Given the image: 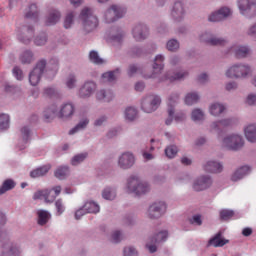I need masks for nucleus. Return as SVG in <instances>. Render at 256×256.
<instances>
[{"label":"nucleus","mask_w":256,"mask_h":256,"mask_svg":"<svg viewBox=\"0 0 256 256\" xmlns=\"http://www.w3.org/2000/svg\"><path fill=\"white\" fill-rule=\"evenodd\" d=\"M83 33H93L99 27V18L93 14V8L85 6L79 14Z\"/></svg>","instance_id":"nucleus-1"},{"label":"nucleus","mask_w":256,"mask_h":256,"mask_svg":"<svg viewBox=\"0 0 256 256\" xmlns=\"http://www.w3.org/2000/svg\"><path fill=\"white\" fill-rule=\"evenodd\" d=\"M127 193H134L138 197L141 195H147L151 191V185L147 181L142 180L139 176H130L126 183Z\"/></svg>","instance_id":"nucleus-2"},{"label":"nucleus","mask_w":256,"mask_h":256,"mask_svg":"<svg viewBox=\"0 0 256 256\" xmlns=\"http://www.w3.org/2000/svg\"><path fill=\"white\" fill-rule=\"evenodd\" d=\"M228 79H248L253 75V67L247 63H236L225 71Z\"/></svg>","instance_id":"nucleus-3"},{"label":"nucleus","mask_w":256,"mask_h":256,"mask_svg":"<svg viewBox=\"0 0 256 256\" xmlns=\"http://www.w3.org/2000/svg\"><path fill=\"white\" fill-rule=\"evenodd\" d=\"M0 253L3 256H21L23 248L18 242H11L7 233L0 234Z\"/></svg>","instance_id":"nucleus-4"},{"label":"nucleus","mask_w":256,"mask_h":256,"mask_svg":"<svg viewBox=\"0 0 256 256\" xmlns=\"http://www.w3.org/2000/svg\"><path fill=\"white\" fill-rule=\"evenodd\" d=\"M222 147L228 151H241L245 147V139L239 133H231L222 139Z\"/></svg>","instance_id":"nucleus-5"},{"label":"nucleus","mask_w":256,"mask_h":256,"mask_svg":"<svg viewBox=\"0 0 256 256\" xmlns=\"http://www.w3.org/2000/svg\"><path fill=\"white\" fill-rule=\"evenodd\" d=\"M161 107V96L148 94L142 98L141 109L144 113H155Z\"/></svg>","instance_id":"nucleus-6"},{"label":"nucleus","mask_w":256,"mask_h":256,"mask_svg":"<svg viewBox=\"0 0 256 256\" xmlns=\"http://www.w3.org/2000/svg\"><path fill=\"white\" fill-rule=\"evenodd\" d=\"M47 69V60L41 59L36 63V66L30 71L28 79L30 85L32 87H37L39 83H41V77H43V73H45Z\"/></svg>","instance_id":"nucleus-7"},{"label":"nucleus","mask_w":256,"mask_h":256,"mask_svg":"<svg viewBox=\"0 0 256 256\" xmlns=\"http://www.w3.org/2000/svg\"><path fill=\"white\" fill-rule=\"evenodd\" d=\"M57 114L58 119L62 121H71L75 115V104L72 102L62 103L58 108L52 109V115Z\"/></svg>","instance_id":"nucleus-8"},{"label":"nucleus","mask_w":256,"mask_h":256,"mask_svg":"<svg viewBox=\"0 0 256 256\" xmlns=\"http://www.w3.org/2000/svg\"><path fill=\"white\" fill-rule=\"evenodd\" d=\"M165 213H167V203L158 200L149 206L147 215L149 219H160Z\"/></svg>","instance_id":"nucleus-9"},{"label":"nucleus","mask_w":256,"mask_h":256,"mask_svg":"<svg viewBox=\"0 0 256 256\" xmlns=\"http://www.w3.org/2000/svg\"><path fill=\"white\" fill-rule=\"evenodd\" d=\"M185 15H187V10L185 9V2L181 0L175 1L171 8L170 17L176 23H181V21L185 19Z\"/></svg>","instance_id":"nucleus-10"},{"label":"nucleus","mask_w":256,"mask_h":256,"mask_svg":"<svg viewBox=\"0 0 256 256\" xmlns=\"http://www.w3.org/2000/svg\"><path fill=\"white\" fill-rule=\"evenodd\" d=\"M125 13L126 11L123 7L112 5L105 11L104 19L106 23H115L117 19H121V17H124Z\"/></svg>","instance_id":"nucleus-11"},{"label":"nucleus","mask_w":256,"mask_h":256,"mask_svg":"<svg viewBox=\"0 0 256 256\" xmlns=\"http://www.w3.org/2000/svg\"><path fill=\"white\" fill-rule=\"evenodd\" d=\"M213 185V178L209 175H201L193 181L192 189L194 191H207Z\"/></svg>","instance_id":"nucleus-12"},{"label":"nucleus","mask_w":256,"mask_h":256,"mask_svg":"<svg viewBox=\"0 0 256 256\" xmlns=\"http://www.w3.org/2000/svg\"><path fill=\"white\" fill-rule=\"evenodd\" d=\"M135 154L132 152H123L119 157H118V167L120 169H123L124 171H127L128 169H131L135 165Z\"/></svg>","instance_id":"nucleus-13"},{"label":"nucleus","mask_w":256,"mask_h":256,"mask_svg":"<svg viewBox=\"0 0 256 256\" xmlns=\"http://www.w3.org/2000/svg\"><path fill=\"white\" fill-rule=\"evenodd\" d=\"M132 37L135 41H145L149 37V27L143 23H138L132 28Z\"/></svg>","instance_id":"nucleus-14"},{"label":"nucleus","mask_w":256,"mask_h":256,"mask_svg":"<svg viewBox=\"0 0 256 256\" xmlns=\"http://www.w3.org/2000/svg\"><path fill=\"white\" fill-rule=\"evenodd\" d=\"M95 91H97V83L94 81H86L78 90V97H80V99H89Z\"/></svg>","instance_id":"nucleus-15"},{"label":"nucleus","mask_w":256,"mask_h":256,"mask_svg":"<svg viewBox=\"0 0 256 256\" xmlns=\"http://www.w3.org/2000/svg\"><path fill=\"white\" fill-rule=\"evenodd\" d=\"M232 13L233 12L228 7H222L217 11L212 12L208 16V21H210L211 23H217L219 21L227 19L228 17H231Z\"/></svg>","instance_id":"nucleus-16"},{"label":"nucleus","mask_w":256,"mask_h":256,"mask_svg":"<svg viewBox=\"0 0 256 256\" xmlns=\"http://www.w3.org/2000/svg\"><path fill=\"white\" fill-rule=\"evenodd\" d=\"M17 37L21 43H24L25 45H28V43H31V39H33V35H35V29L33 26H24L21 29L17 30Z\"/></svg>","instance_id":"nucleus-17"},{"label":"nucleus","mask_w":256,"mask_h":256,"mask_svg":"<svg viewBox=\"0 0 256 256\" xmlns=\"http://www.w3.org/2000/svg\"><path fill=\"white\" fill-rule=\"evenodd\" d=\"M226 53H234L237 59H246L251 55V48L243 45H232Z\"/></svg>","instance_id":"nucleus-18"},{"label":"nucleus","mask_w":256,"mask_h":256,"mask_svg":"<svg viewBox=\"0 0 256 256\" xmlns=\"http://www.w3.org/2000/svg\"><path fill=\"white\" fill-rule=\"evenodd\" d=\"M61 17H62V15H61V11H59V9L50 8L46 13L44 23L48 27L57 25V23H59L61 21Z\"/></svg>","instance_id":"nucleus-19"},{"label":"nucleus","mask_w":256,"mask_h":256,"mask_svg":"<svg viewBox=\"0 0 256 256\" xmlns=\"http://www.w3.org/2000/svg\"><path fill=\"white\" fill-rule=\"evenodd\" d=\"M203 170L205 173H212L214 175L223 173V163L217 160H208L203 164Z\"/></svg>","instance_id":"nucleus-20"},{"label":"nucleus","mask_w":256,"mask_h":256,"mask_svg":"<svg viewBox=\"0 0 256 256\" xmlns=\"http://www.w3.org/2000/svg\"><path fill=\"white\" fill-rule=\"evenodd\" d=\"M179 103V93H172L168 97V119H166V125H170L175 113V105Z\"/></svg>","instance_id":"nucleus-21"},{"label":"nucleus","mask_w":256,"mask_h":256,"mask_svg":"<svg viewBox=\"0 0 256 256\" xmlns=\"http://www.w3.org/2000/svg\"><path fill=\"white\" fill-rule=\"evenodd\" d=\"M186 77H189V71L187 70H180L177 72H167L161 81H170V83H173V81H183V79H186Z\"/></svg>","instance_id":"nucleus-22"},{"label":"nucleus","mask_w":256,"mask_h":256,"mask_svg":"<svg viewBox=\"0 0 256 256\" xmlns=\"http://www.w3.org/2000/svg\"><path fill=\"white\" fill-rule=\"evenodd\" d=\"M31 139V128L29 126H23L20 128V139L18 143V147L20 151H23L25 147H27V143Z\"/></svg>","instance_id":"nucleus-23"},{"label":"nucleus","mask_w":256,"mask_h":256,"mask_svg":"<svg viewBox=\"0 0 256 256\" xmlns=\"http://www.w3.org/2000/svg\"><path fill=\"white\" fill-rule=\"evenodd\" d=\"M237 5L241 15H249L256 6V0H237Z\"/></svg>","instance_id":"nucleus-24"},{"label":"nucleus","mask_w":256,"mask_h":256,"mask_svg":"<svg viewBox=\"0 0 256 256\" xmlns=\"http://www.w3.org/2000/svg\"><path fill=\"white\" fill-rule=\"evenodd\" d=\"M40 15L41 11L39 10V6L35 3L30 4L24 12L25 18L32 19L33 21H39Z\"/></svg>","instance_id":"nucleus-25"},{"label":"nucleus","mask_w":256,"mask_h":256,"mask_svg":"<svg viewBox=\"0 0 256 256\" xmlns=\"http://www.w3.org/2000/svg\"><path fill=\"white\" fill-rule=\"evenodd\" d=\"M96 99L101 103H111L115 99V94L110 89H100L96 92Z\"/></svg>","instance_id":"nucleus-26"},{"label":"nucleus","mask_w":256,"mask_h":256,"mask_svg":"<svg viewBox=\"0 0 256 256\" xmlns=\"http://www.w3.org/2000/svg\"><path fill=\"white\" fill-rule=\"evenodd\" d=\"M139 74L142 75L144 79H153V77H155L153 74H143V67L137 64L129 65L127 69L128 77H135V75H139Z\"/></svg>","instance_id":"nucleus-27"},{"label":"nucleus","mask_w":256,"mask_h":256,"mask_svg":"<svg viewBox=\"0 0 256 256\" xmlns=\"http://www.w3.org/2000/svg\"><path fill=\"white\" fill-rule=\"evenodd\" d=\"M227 107L225 104L220 102H213L210 104L208 111L212 117H221L226 111Z\"/></svg>","instance_id":"nucleus-28"},{"label":"nucleus","mask_w":256,"mask_h":256,"mask_svg":"<svg viewBox=\"0 0 256 256\" xmlns=\"http://www.w3.org/2000/svg\"><path fill=\"white\" fill-rule=\"evenodd\" d=\"M251 173V168L249 166H242L234 171L231 175V181L237 183V181H241L243 177H247Z\"/></svg>","instance_id":"nucleus-29"},{"label":"nucleus","mask_w":256,"mask_h":256,"mask_svg":"<svg viewBox=\"0 0 256 256\" xmlns=\"http://www.w3.org/2000/svg\"><path fill=\"white\" fill-rule=\"evenodd\" d=\"M59 195H61V186H55L52 189H47L44 201L45 203H53Z\"/></svg>","instance_id":"nucleus-30"},{"label":"nucleus","mask_w":256,"mask_h":256,"mask_svg":"<svg viewBox=\"0 0 256 256\" xmlns=\"http://www.w3.org/2000/svg\"><path fill=\"white\" fill-rule=\"evenodd\" d=\"M244 135L250 143H256V124H248L244 127Z\"/></svg>","instance_id":"nucleus-31"},{"label":"nucleus","mask_w":256,"mask_h":256,"mask_svg":"<svg viewBox=\"0 0 256 256\" xmlns=\"http://www.w3.org/2000/svg\"><path fill=\"white\" fill-rule=\"evenodd\" d=\"M19 61L22 65H31L35 61V55L31 50H24L19 55Z\"/></svg>","instance_id":"nucleus-32"},{"label":"nucleus","mask_w":256,"mask_h":256,"mask_svg":"<svg viewBox=\"0 0 256 256\" xmlns=\"http://www.w3.org/2000/svg\"><path fill=\"white\" fill-rule=\"evenodd\" d=\"M227 243H229V240L223 238L221 232H218L209 240L208 245H212L213 247H224V245H227Z\"/></svg>","instance_id":"nucleus-33"},{"label":"nucleus","mask_w":256,"mask_h":256,"mask_svg":"<svg viewBox=\"0 0 256 256\" xmlns=\"http://www.w3.org/2000/svg\"><path fill=\"white\" fill-rule=\"evenodd\" d=\"M50 169H51V164L41 166V167L31 171L30 172V177H32V179H37L39 177H44V175H47V173H49Z\"/></svg>","instance_id":"nucleus-34"},{"label":"nucleus","mask_w":256,"mask_h":256,"mask_svg":"<svg viewBox=\"0 0 256 256\" xmlns=\"http://www.w3.org/2000/svg\"><path fill=\"white\" fill-rule=\"evenodd\" d=\"M121 74V69L117 68L113 71L106 72L102 74V81L103 83H113Z\"/></svg>","instance_id":"nucleus-35"},{"label":"nucleus","mask_w":256,"mask_h":256,"mask_svg":"<svg viewBox=\"0 0 256 256\" xmlns=\"http://www.w3.org/2000/svg\"><path fill=\"white\" fill-rule=\"evenodd\" d=\"M75 11H68L64 17L63 27L64 29H71L75 25Z\"/></svg>","instance_id":"nucleus-36"},{"label":"nucleus","mask_w":256,"mask_h":256,"mask_svg":"<svg viewBox=\"0 0 256 256\" xmlns=\"http://www.w3.org/2000/svg\"><path fill=\"white\" fill-rule=\"evenodd\" d=\"M165 55L163 54H158L154 58V64H153V69L154 71H157L158 73H161L163 69H165Z\"/></svg>","instance_id":"nucleus-37"},{"label":"nucleus","mask_w":256,"mask_h":256,"mask_svg":"<svg viewBox=\"0 0 256 256\" xmlns=\"http://www.w3.org/2000/svg\"><path fill=\"white\" fill-rule=\"evenodd\" d=\"M87 125H89V118L84 117L80 119L78 124L69 131V135H75V133H79V131H83V129L87 128Z\"/></svg>","instance_id":"nucleus-38"},{"label":"nucleus","mask_w":256,"mask_h":256,"mask_svg":"<svg viewBox=\"0 0 256 256\" xmlns=\"http://www.w3.org/2000/svg\"><path fill=\"white\" fill-rule=\"evenodd\" d=\"M38 225H47L49 223V219H51V213L47 210H38Z\"/></svg>","instance_id":"nucleus-39"},{"label":"nucleus","mask_w":256,"mask_h":256,"mask_svg":"<svg viewBox=\"0 0 256 256\" xmlns=\"http://www.w3.org/2000/svg\"><path fill=\"white\" fill-rule=\"evenodd\" d=\"M201 99V97L199 96V93L197 92H189L186 94L185 99H184V103L186 105H195V103H199V100Z\"/></svg>","instance_id":"nucleus-40"},{"label":"nucleus","mask_w":256,"mask_h":256,"mask_svg":"<svg viewBox=\"0 0 256 256\" xmlns=\"http://www.w3.org/2000/svg\"><path fill=\"white\" fill-rule=\"evenodd\" d=\"M229 43L227 38L216 36L215 34L212 36V40H210V45L212 47H225Z\"/></svg>","instance_id":"nucleus-41"},{"label":"nucleus","mask_w":256,"mask_h":256,"mask_svg":"<svg viewBox=\"0 0 256 256\" xmlns=\"http://www.w3.org/2000/svg\"><path fill=\"white\" fill-rule=\"evenodd\" d=\"M102 197L106 201H113V199H115V197H117V190H115V188L106 187L102 191Z\"/></svg>","instance_id":"nucleus-42"},{"label":"nucleus","mask_w":256,"mask_h":256,"mask_svg":"<svg viewBox=\"0 0 256 256\" xmlns=\"http://www.w3.org/2000/svg\"><path fill=\"white\" fill-rule=\"evenodd\" d=\"M11 125V117L9 114H0V131H6Z\"/></svg>","instance_id":"nucleus-43"},{"label":"nucleus","mask_w":256,"mask_h":256,"mask_svg":"<svg viewBox=\"0 0 256 256\" xmlns=\"http://www.w3.org/2000/svg\"><path fill=\"white\" fill-rule=\"evenodd\" d=\"M84 209L86 213H94V214H97L99 213V211H101V207L99 206V204L93 201L86 202L84 204Z\"/></svg>","instance_id":"nucleus-44"},{"label":"nucleus","mask_w":256,"mask_h":256,"mask_svg":"<svg viewBox=\"0 0 256 256\" xmlns=\"http://www.w3.org/2000/svg\"><path fill=\"white\" fill-rule=\"evenodd\" d=\"M191 119L195 123H199V121H205V112L201 110V108H195L192 110Z\"/></svg>","instance_id":"nucleus-45"},{"label":"nucleus","mask_w":256,"mask_h":256,"mask_svg":"<svg viewBox=\"0 0 256 256\" xmlns=\"http://www.w3.org/2000/svg\"><path fill=\"white\" fill-rule=\"evenodd\" d=\"M125 37V33H123V31L118 30L117 32H113L109 38L108 41L110 43H113V45L117 44V43H121V41H123V38Z\"/></svg>","instance_id":"nucleus-46"},{"label":"nucleus","mask_w":256,"mask_h":256,"mask_svg":"<svg viewBox=\"0 0 256 256\" xmlns=\"http://www.w3.org/2000/svg\"><path fill=\"white\" fill-rule=\"evenodd\" d=\"M87 157H89V153L87 152L76 154L71 159V165H73L74 167H77V165H81V163H83L85 159H87Z\"/></svg>","instance_id":"nucleus-47"},{"label":"nucleus","mask_w":256,"mask_h":256,"mask_svg":"<svg viewBox=\"0 0 256 256\" xmlns=\"http://www.w3.org/2000/svg\"><path fill=\"white\" fill-rule=\"evenodd\" d=\"M11 189H15V181H13L12 179L5 180L0 187V195H4V193H7V191H11Z\"/></svg>","instance_id":"nucleus-48"},{"label":"nucleus","mask_w":256,"mask_h":256,"mask_svg":"<svg viewBox=\"0 0 256 256\" xmlns=\"http://www.w3.org/2000/svg\"><path fill=\"white\" fill-rule=\"evenodd\" d=\"M126 121H135L137 119V108L127 107L124 112Z\"/></svg>","instance_id":"nucleus-49"},{"label":"nucleus","mask_w":256,"mask_h":256,"mask_svg":"<svg viewBox=\"0 0 256 256\" xmlns=\"http://www.w3.org/2000/svg\"><path fill=\"white\" fill-rule=\"evenodd\" d=\"M210 133H216V135L221 136L223 134V127L219 120L213 121L210 126Z\"/></svg>","instance_id":"nucleus-50"},{"label":"nucleus","mask_w":256,"mask_h":256,"mask_svg":"<svg viewBox=\"0 0 256 256\" xmlns=\"http://www.w3.org/2000/svg\"><path fill=\"white\" fill-rule=\"evenodd\" d=\"M213 35H215V33H213V31L211 30L204 31L200 34L199 39L202 43H206V45H211Z\"/></svg>","instance_id":"nucleus-51"},{"label":"nucleus","mask_w":256,"mask_h":256,"mask_svg":"<svg viewBox=\"0 0 256 256\" xmlns=\"http://www.w3.org/2000/svg\"><path fill=\"white\" fill-rule=\"evenodd\" d=\"M65 85H66L67 89H75V87H77V75H75L73 73L69 74L66 77Z\"/></svg>","instance_id":"nucleus-52"},{"label":"nucleus","mask_w":256,"mask_h":256,"mask_svg":"<svg viewBox=\"0 0 256 256\" xmlns=\"http://www.w3.org/2000/svg\"><path fill=\"white\" fill-rule=\"evenodd\" d=\"M179 41L177 39H170L166 43V49L167 51H170L171 53H175L179 51Z\"/></svg>","instance_id":"nucleus-53"},{"label":"nucleus","mask_w":256,"mask_h":256,"mask_svg":"<svg viewBox=\"0 0 256 256\" xmlns=\"http://www.w3.org/2000/svg\"><path fill=\"white\" fill-rule=\"evenodd\" d=\"M177 153H179L177 145H169L165 148V155L168 159H174V157L177 156Z\"/></svg>","instance_id":"nucleus-54"},{"label":"nucleus","mask_w":256,"mask_h":256,"mask_svg":"<svg viewBox=\"0 0 256 256\" xmlns=\"http://www.w3.org/2000/svg\"><path fill=\"white\" fill-rule=\"evenodd\" d=\"M54 175L57 179H65L67 175H69V167L67 166L58 167Z\"/></svg>","instance_id":"nucleus-55"},{"label":"nucleus","mask_w":256,"mask_h":256,"mask_svg":"<svg viewBox=\"0 0 256 256\" xmlns=\"http://www.w3.org/2000/svg\"><path fill=\"white\" fill-rule=\"evenodd\" d=\"M89 59L91 63H95V65H103V63H105V60L99 57V53H97V51H91L89 54Z\"/></svg>","instance_id":"nucleus-56"},{"label":"nucleus","mask_w":256,"mask_h":256,"mask_svg":"<svg viewBox=\"0 0 256 256\" xmlns=\"http://www.w3.org/2000/svg\"><path fill=\"white\" fill-rule=\"evenodd\" d=\"M168 236L169 233L167 231H161L151 238L154 239V243H163V241H167Z\"/></svg>","instance_id":"nucleus-57"},{"label":"nucleus","mask_w":256,"mask_h":256,"mask_svg":"<svg viewBox=\"0 0 256 256\" xmlns=\"http://www.w3.org/2000/svg\"><path fill=\"white\" fill-rule=\"evenodd\" d=\"M157 244L153 238H149L146 243V249H148L149 253H157Z\"/></svg>","instance_id":"nucleus-58"},{"label":"nucleus","mask_w":256,"mask_h":256,"mask_svg":"<svg viewBox=\"0 0 256 256\" xmlns=\"http://www.w3.org/2000/svg\"><path fill=\"white\" fill-rule=\"evenodd\" d=\"M12 73L15 79H17V81H23V79L25 78V75L23 74V70L18 66H15L13 68Z\"/></svg>","instance_id":"nucleus-59"},{"label":"nucleus","mask_w":256,"mask_h":256,"mask_svg":"<svg viewBox=\"0 0 256 256\" xmlns=\"http://www.w3.org/2000/svg\"><path fill=\"white\" fill-rule=\"evenodd\" d=\"M124 256H139V252L133 246H126L123 250Z\"/></svg>","instance_id":"nucleus-60"},{"label":"nucleus","mask_w":256,"mask_h":256,"mask_svg":"<svg viewBox=\"0 0 256 256\" xmlns=\"http://www.w3.org/2000/svg\"><path fill=\"white\" fill-rule=\"evenodd\" d=\"M55 207H56V211H57V215H63V213H65V204H63V199L59 198L56 202H55Z\"/></svg>","instance_id":"nucleus-61"},{"label":"nucleus","mask_w":256,"mask_h":256,"mask_svg":"<svg viewBox=\"0 0 256 256\" xmlns=\"http://www.w3.org/2000/svg\"><path fill=\"white\" fill-rule=\"evenodd\" d=\"M234 215L235 213L232 210L223 209L220 211V218L223 221H228V219H231Z\"/></svg>","instance_id":"nucleus-62"},{"label":"nucleus","mask_w":256,"mask_h":256,"mask_svg":"<svg viewBox=\"0 0 256 256\" xmlns=\"http://www.w3.org/2000/svg\"><path fill=\"white\" fill-rule=\"evenodd\" d=\"M34 43H35V45H38V46L45 45V43H47V34L42 33V34L38 35L34 39Z\"/></svg>","instance_id":"nucleus-63"},{"label":"nucleus","mask_w":256,"mask_h":256,"mask_svg":"<svg viewBox=\"0 0 256 256\" xmlns=\"http://www.w3.org/2000/svg\"><path fill=\"white\" fill-rule=\"evenodd\" d=\"M246 105L253 107L256 105V93H250L247 95L245 100Z\"/></svg>","instance_id":"nucleus-64"}]
</instances>
